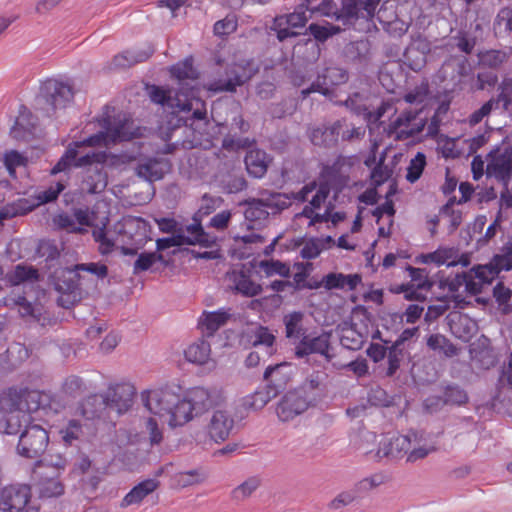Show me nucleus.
I'll list each match as a JSON object with an SVG mask.
<instances>
[{
    "mask_svg": "<svg viewBox=\"0 0 512 512\" xmlns=\"http://www.w3.org/2000/svg\"><path fill=\"white\" fill-rule=\"evenodd\" d=\"M103 127L105 132H99L87 138L82 142H74L67 147L65 154L60 158L57 164L52 168L51 174L66 171L72 165L83 167L93 163L101 164L106 160L105 152H87L81 154L79 149L88 146H106L116 144L122 141H129L140 135L139 128L134 126V122L126 117L125 114H117L113 118L104 119Z\"/></svg>",
    "mask_w": 512,
    "mask_h": 512,
    "instance_id": "1",
    "label": "nucleus"
},
{
    "mask_svg": "<svg viewBox=\"0 0 512 512\" xmlns=\"http://www.w3.org/2000/svg\"><path fill=\"white\" fill-rule=\"evenodd\" d=\"M152 102L172 109V113H189L190 116L179 117L178 122H183L186 127L194 128L195 121L206 123V108L200 99H190L188 94L180 93L178 90H165L159 86L147 87Z\"/></svg>",
    "mask_w": 512,
    "mask_h": 512,
    "instance_id": "2",
    "label": "nucleus"
},
{
    "mask_svg": "<svg viewBox=\"0 0 512 512\" xmlns=\"http://www.w3.org/2000/svg\"><path fill=\"white\" fill-rule=\"evenodd\" d=\"M21 395L10 389L0 396V433L16 435L22 426L24 412L20 408Z\"/></svg>",
    "mask_w": 512,
    "mask_h": 512,
    "instance_id": "3",
    "label": "nucleus"
},
{
    "mask_svg": "<svg viewBox=\"0 0 512 512\" xmlns=\"http://www.w3.org/2000/svg\"><path fill=\"white\" fill-rule=\"evenodd\" d=\"M216 238L206 233L200 223L187 225L179 229L172 237L160 238L156 241L158 251H163L170 247L182 245H201L211 247L215 244Z\"/></svg>",
    "mask_w": 512,
    "mask_h": 512,
    "instance_id": "4",
    "label": "nucleus"
},
{
    "mask_svg": "<svg viewBox=\"0 0 512 512\" xmlns=\"http://www.w3.org/2000/svg\"><path fill=\"white\" fill-rule=\"evenodd\" d=\"M49 445V434L38 424H28L21 432L17 444V453L25 458L33 459L41 456Z\"/></svg>",
    "mask_w": 512,
    "mask_h": 512,
    "instance_id": "5",
    "label": "nucleus"
},
{
    "mask_svg": "<svg viewBox=\"0 0 512 512\" xmlns=\"http://www.w3.org/2000/svg\"><path fill=\"white\" fill-rule=\"evenodd\" d=\"M40 509L31 500V490L27 485H11L0 491V511L38 512Z\"/></svg>",
    "mask_w": 512,
    "mask_h": 512,
    "instance_id": "6",
    "label": "nucleus"
},
{
    "mask_svg": "<svg viewBox=\"0 0 512 512\" xmlns=\"http://www.w3.org/2000/svg\"><path fill=\"white\" fill-rule=\"evenodd\" d=\"M73 97L74 90L69 82L47 79L41 84L38 100L49 107V112L65 108Z\"/></svg>",
    "mask_w": 512,
    "mask_h": 512,
    "instance_id": "7",
    "label": "nucleus"
},
{
    "mask_svg": "<svg viewBox=\"0 0 512 512\" xmlns=\"http://www.w3.org/2000/svg\"><path fill=\"white\" fill-rule=\"evenodd\" d=\"M252 62L234 63L226 71L227 78L219 79L210 84L209 90L214 92H235L238 86H242L257 72Z\"/></svg>",
    "mask_w": 512,
    "mask_h": 512,
    "instance_id": "8",
    "label": "nucleus"
},
{
    "mask_svg": "<svg viewBox=\"0 0 512 512\" xmlns=\"http://www.w3.org/2000/svg\"><path fill=\"white\" fill-rule=\"evenodd\" d=\"M380 0H342L336 21L348 27L355 24L359 18L371 19Z\"/></svg>",
    "mask_w": 512,
    "mask_h": 512,
    "instance_id": "9",
    "label": "nucleus"
},
{
    "mask_svg": "<svg viewBox=\"0 0 512 512\" xmlns=\"http://www.w3.org/2000/svg\"><path fill=\"white\" fill-rule=\"evenodd\" d=\"M296 388L287 391L276 406V414L281 422H289L305 413L312 404Z\"/></svg>",
    "mask_w": 512,
    "mask_h": 512,
    "instance_id": "10",
    "label": "nucleus"
},
{
    "mask_svg": "<svg viewBox=\"0 0 512 512\" xmlns=\"http://www.w3.org/2000/svg\"><path fill=\"white\" fill-rule=\"evenodd\" d=\"M144 406L153 414L167 417L171 409L178 403V394L169 388L154 389L142 392Z\"/></svg>",
    "mask_w": 512,
    "mask_h": 512,
    "instance_id": "11",
    "label": "nucleus"
},
{
    "mask_svg": "<svg viewBox=\"0 0 512 512\" xmlns=\"http://www.w3.org/2000/svg\"><path fill=\"white\" fill-rule=\"evenodd\" d=\"M412 441L417 442V432H411L408 435H398L384 439L380 442L377 450L379 459L398 460L407 456L412 447Z\"/></svg>",
    "mask_w": 512,
    "mask_h": 512,
    "instance_id": "12",
    "label": "nucleus"
},
{
    "mask_svg": "<svg viewBox=\"0 0 512 512\" xmlns=\"http://www.w3.org/2000/svg\"><path fill=\"white\" fill-rule=\"evenodd\" d=\"M186 398L195 416L203 414L224 401V396L220 390L204 387L192 388L187 393Z\"/></svg>",
    "mask_w": 512,
    "mask_h": 512,
    "instance_id": "13",
    "label": "nucleus"
},
{
    "mask_svg": "<svg viewBox=\"0 0 512 512\" xmlns=\"http://www.w3.org/2000/svg\"><path fill=\"white\" fill-rule=\"evenodd\" d=\"M135 388L128 383L110 385L103 394L107 408L122 414L128 411L133 403Z\"/></svg>",
    "mask_w": 512,
    "mask_h": 512,
    "instance_id": "14",
    "label": "nucleus"
},
{
    "mask_svg": "<svg viewBox=\"0 0 512 512\" xmlns=\"http://www.w3.org/2000/svg\"><path fill=\"white\" fill-rule=\"evenodd\" d=\"M487 174L507 181L512 175V146L497 147L489 153Z\"/></svg>",
    "mask_w": 512,
    "mask_h": 512,
    "instance_id": "15",
    "label": "nucleus"
},
{
    "mask_svg": "<svg viewBox=\"0 0 512 512\" xmlns=\"http://www.w3.org/2000/svg\"><path fill=\"white\" fill-rule=\"evenodd\" d=\"M421 110H405L390 123V131L396 134L398 139H407L422 132L425 121L416 122Z\"/></svg>",
    "mask_w": 512,
    "mask_h": 512,
    "instance_id": "16",
    "label": "nucleus"
},
{
    "mask_svg": "<svg viewBox=\"0 0 512 512\" xmlns=\"http://www.w3.org/2000/svg\"><path fill=\"white\" fill-rule=\"evenodd\" d=\"M330 349V333H322L317 336L304 335L295 347V356L304 358L310 354H320L327 361H331L332 355Z\"/></svg>",
    "mask_w": 512,
    "mask_h": 512,
    "instance_id": "17",
    "label": "nucleus"
},
{
    "mask_svg": "<svg viewBox=\"0 0 512 512\" xmlns=\"http://www.w3.org/2000/svg\"><path fill=\"white\" fill-rule=\"evenodd\" d=\"M234 427V419L231 413L224 409H216L212 412L206 425L208 437L216 443L225 441Z\"/></svg>",
    "mask_w": 512,
    "mask_h": 512,
    "instance_id": "18",
    "label": "nucleus"
},
{
    "mask_svg": "<svg viewBox=\"0 0 512 512\" xmlns=\"http://www.w3.org/2000/svg\"><path fill=\"white\" fill-rule=\"evenodd\" d=\"M347 72L340 67H327L318 76L317 81L312 85L302 90L304 97L309 95L311 92H319L323 95H328L331 92V88L336 85L343 84L347 81Z\"/></svg>",
    "mask_w": 512,
    "mask_h": 512,
    "instance_id": "19",
    "label": "nucleus"
},
{
    "mask_svg": "<svg viewBox=\"0 0 512 512\" xmlns=\"http://www.w3.org/2000/svg\"><path fill=\"white\" fill-rule=\"evenodd\" d=\"M80 271L91 273L99 279H104L108 275V267L105 264L94 262L76 264L63 271L64 276H67V283L65 287L59 285L58 289L64 291L75 290L81 284L80 281L82 277L79 274Z\"/></svg>",
    "mask_w": 512,
    "mask_h": 512,
    "instance_id": "20",
    "label": "nucleus"
},
{
    "mask_svg": "<svg viewBox=\"0 0 512 512\" xmlns=\"http://www.w3.org/2000/svg\"><path fill=\"white\" fill-rule=\"evenodd\" d=\"M512 269V242H508L501 250V253L495 255L487 266L479 267L475 271V276L483 282H488L494 275L501 271Z\"/></svg>",
    "mask_w": 512,
    "mask_h": 512,
    "instance_id": "21",
    "label": "nucleus"
},
{
    "mask_svg": "<svg viewBox=\"0 0 512 512\" xmlns=\"http://www.w3.org/2000/svg\"><path fill=\"white\" fill-rule=\"evenodd\" d=\"M170 72L179 81L180 87L177 90L180 93L188 94L190 99H197L194 91L195 86L189 83V81L194 82L198 78V72L193 67V58L188 57L183 62L172 66Z\"/></svg>",
    "mask_w": 512,
    "mask_h": 512,
    "instance_id": "22",
    "label": "nucleus"
},
{
    "mask_svg": "<svg viewBox=\"0 0 512 512\" xmlns=\"http://www.w3.org/2000/svg\"><path fill=\"white\" fill-rule=\"evenodd\" d=\"M293 375V366L290 363L282 362L269 366L264 372V380L267 382V389L277 395L290 383Z\"/></svg>",
    "mask_w": 512,
    "mask_h": 512,
    "instance_id": "23",
    "label": "nucleus"
},
{
    "mask_svg": "<svg viewBox=\"0 0 512 512\" xmlns=\"http://www.w3.org/2000/svg\"><path fill=\"white\" fill-rule=\"evenodd\" d=\"M170 171V164L166 159L149 158L139 162L135 168L136 175L148 182L162 179Z\"/></svg>",
    "mask_w": 512,
    "mask_h": 512,
    "instance_id": "24",
    "label": "nucleus"
},
{
    "mask_svg": "<svg viewBox=\"0 0 512 512\" xmlns=\"http://www.w3.org/2000/svg\"><path fill=\"white\" fill-rule=\"evenodd\" d=\"M309 138L315 146L332 148L338 144L336 121L312 128Z\"/></svg>",
    "mask_w": 512,
    "mask_h": 512,
    "instance_id": "25",
    "label": "nucleus"
},
{
    "mask_svg": "<svg viewBox=\"0 0 512 512\" xmlns=\"http://www.w3.org/2000/svg\"><path fill=\"white\" fill-rule=\"evenodd\" d=\"M231 316L229 309H220L213 312L204 311L198 320V325L208 336H213L218 329L228 322Z\"/></svg>",
    "mask_w": 512,
    "mask_h": 512,
    "instance_id": "26",
    "label": "nucleus"
},
{
    "mask_svg": "<svg viewBox=\"0 0 512 512\" xmlns=\"http://www.w3.org/2000/svg\"><path fill=\"white\" fill-rule=\"evenodd\" d=\"M107 186V175L102 168L89 167L84 171L81 190L88 194H98Z\"/></svg>",
    "mask_w": 512,
    "mask_h": 512,
    "instance_id": "27",
    "label": "nucleus"
},
{
    "mask_svg": "<svg viewBox=\"0 0 512 512\" xmlns=\"http://www.w3.org/2000/svg\"><path fill=\"white\" fill-rule=\"evenodd\" d=\"M160 485L156 479H146L134 486L122 499L120 506L126 508L130 505L140 504L145 497L153 493Z\"/></svg>",
    "mask_w": 512,
    "mask_h": 512,
    "instance_id": "28",
    "label": "nucleus"
},
{
    "mask_svg": "<svg viewBox=\"0 0 512 512\" xmlns=\"http://www.w3.org/2000/svg\"><path fill=\"white\" fill-rule=\"evenodd\" d=\"M247 172L254 178H262L268 169L269 158L265 151L252 149L245 156Z\"/></svg>",
    "mask_w": 512,
    "mask_h": 512,
    "instance_id": "29",
    "label": "nucleus"
},
{
    "mask_svg": "<svg viewBox=\"0 0 512 512\" xmlns=\"http://www.w3.org/2000/svg\"><path fill=\"white\" fill-rule=\"evenodd\" d=\"M152 53L153 51L151 50H141L134 52L125 51L115 55L106 68L109 71L129 68L137 63L146 61L152 55Z\"/></svg>",
    "mask_w": 512,
    "mask_h": 512,
    "instance_id": "30",
    "label": "nucleus"
},
{
    "mask_svg": "<svg viewBox=\"0 0 512 512\" xmlns=\"http://www.w3.org/2000/svg\"><path fill=\"white\" fill-rule=\"evenodd\" d=\"M194 415L187 398L181 399L178 395V403L171 409V413H168L167 423L172 428L183 426L189 422Z\"/></svg>",
    "mask_w": 512,
    "mask_h": 512,
    "instance_id": "31",
    "label": "nucleus"
},
{
    "mask_svg": "<svg viewBox=\"0 0 512 512\" xmlns=\"http://www.w3.org/2000/svg\"><path fill=\"white\" fill-rule=\"evenodd\" d=\"M36 489L42 499L56 498L64 494L65 487L59 480V476L46 474L37 483Z\"/></svg>",
    "mask_w": 512,
    "mask_h": 512,
    "instance_id": "32",
    "label": "nucleus"
},
{
    "mask_svg": "<svg viewBox=\"0 0 512 512\" xmlns=\"http://www.w3.org/2000/svg\"><path fill=\"white\" fill-rule=\"evenodd\" d=\"M296 389L301 391V394L305 396L313 406L316 400L324 392L322 376L319 373H313Z\"/></svg>",
    "mask_w": 512,
    "mask_h": 512,
    "instance_id": "33",
    "label": "nucleus"
},
{
    "mask_svg": "<svg viewBox=\"0 0 512 512\" xmlns=\"http://www.w3.org/2000/svg\"><path fill=\"white\" fill-rule=\"evenodd\" d=\"M259 199L271 214H277L291 205L290 197L284 193L264 191Z\"/></svg>",
    "mask_w": 512,
    "mask_h": 512,
    "instance_id": "34",
    "label": "nucleus"
},
{
    "mask_svg": "<svg viewBox=\"0 0 512 512\" xmlns=\"http://www.w3.org/2000/svg\"><path fill=\"white\" fill-rule=\"evenodd\" d=\"M107 409L103 395L94 394L87 397L81 405V414L88 420L100 418Z\"/></svg>",
    "mask_w": 512,
    "mask_h": 512,
    "instance_id": "35",
    "label": "nucleus"
},
{
    "mask_svg": "<svg viewBox=\"0 0 512 512\" xmlns=\"http://www.w3.org/2000/svg\"><path fill=\"white\" fill-rule=\"evenodd\" d=\"M210 353V343L204 339H199L185 350V357L189 362L203 365L209 360Z\"/></svg>",
    "mask_w": 512,
    "mask_h": 512,
    "instance_id": "36",
    "label": "nucleus"
},
{
    "mask_svg": "<svg viewBox=\"0 0 512 512\" xmlns=\"http://www.w3.org/2000/svg\"><path fill=\"white\" fill-rule=\"evenodd\" d=\"M303 319L304 313L300 311H294L284 316L283 321L287 338L301 339L305 335Z\"/></svg>",
    "mask_w": 512,
    "mask_h": 512,
    "instance_id": "37",
    "label": "nucleus"
},
{
    "mask_svg": "<svg viewBox=\"0 0 512 512\" xmlns=\"http://www.w3.org/2000/svg\"><path fill=\"white\" fill-rule=\"evenodd\" d=\"M371 45L368 39L350 42L344 48L345 57L353 62L366 61L370 54Z\"/></svg>",
    "mask_w": 512,
    "mask_h": 512,
    "instance_id": "38",
    "label": "nucleus"
},
{
    "mask_svg": "<svg viewBox=\"0 0 512 512\" xmlns=\"http://www.w3.org/2000/svg\"><path fill=\"white\" fill-rule=\"evenodd\" d=\"M250 339L253 347H265L267 355L274 353V343L276 338L267 327L258 326L255 328L251 333Z\"/></svg>",
    "mask_w": 512,
    "mask_h": 512,
    "instance_id": "39",
    "label": "nucleus"
},
{
    "mask_svg": "<svg viewBox=\"0 0 512 512\" xmlns=\"http://www.w3.org/2000/svg\"><path fill=\"white\" fill-rule=\"evenodd\" d=\"M336 127L338 131V139L341 137L342 141L352 142L362 139L365 136L364 127L355 126L345 118L336 120Z\"/></svg>",
    "mask_w": 512,
    "mask_h": 512,
    "instance_id": "40",
    "label": "nucleus"
},
{
    "mask_svg": "<svg viewBox=\"0 0 512 512\" xmlns=\"http://www.w3.org/2000/svg\"><path fill=\"white\" fill-rule=\"evenodd\" d=\"M427 346L446 357H453L457 354V348L441 334H432L427 339Z\"/></svg>",
    "mask_w": 512,
    "mask_h": 512,
    "instance_id": "41",
    "label": "nucleus"
},
{
    "mask_svg": "<svg viewBox=\"0 0 512 512\" xmlns=\"http://www.w3.org/2000/svg\"><path fill=\"white\" fill-rule=\"evenodd\" d=\"M366 336L354 327L344 328L340 337L341 345L350 350H359L365 343Z\"/></svg>",
    "mask_w": 512,
    "mask_h": 512,
    "instance_id": "42",
    "label": "nucleus"
},
{
    "mask_svg": "<svg viewBox=\"0 0 512 512\" xmlns=\"http://www.w3.org/2000/svg\"><path fill=\"white\" fill-rule=\"evenodd\" d=\"M39 278L38 270L32 266L18 264L14 271L8 275V280L12 285H19L24 281H36Z\"/></svg>",
    "mask_w": 512,
    "mask_h": 512,
    "instance_id": "43",
    "label": "nucleus"
},
{
    "mask_svg": "<svg viewBox=\"0 0 512 512\" xmlns=\"http://www.w3.org/2000/svg\"><path fill=\"white\" fill-rule=\"evenodd\" d=\"M33 116L30 112L24 111L17 117L15 125L12 127L10 133L13 138L23 139L25 138V133H32V128L34 127V122L32 121Z\"/></svg>",
    "mask_w": 512,
    "mask_h": 512,
    "instance_id": "44",
    "label": "nucleus"
},
{
    "mask_svg": "<svg viewBox=\"0 0 512 512\" xmlns=\"http://www.w3.org/2000/svg\"><path fill=\"white\" fill-rule=\"evenodd\" d=\"M61 389L67 396L76 398L87 390V386L82 377L69 375L64 379Z\"/></svg>",
    "mask_w": 512,
    "mask_h": 512,
    "instance_id": "45",
    "label": "nucleus"
},
{
    "mask_svg": "<svg viewBox=\"0 0 512 512\" xmlns=\"http://www.w3.org/2000/svg\"><path fill=\"white\" fill-rule=\"evenodd\" d=\"M32 210V206L28 205L27 200L19 199L16 202L7 204L0 208V222L16 216L25 215Z\"/></svg>",
    "mask_w": 512,
    "mask_h": 512,
    "instance_id": "46",
    "label": "nucleus"
},
{
    "mask_svg": "<svg viewBox=\"0 0 512 512\" xmlns=\"http://www.w3.org/2000/svg\"><path fill=\"white\" fill-rule=\"evenodd\" d=\"M423 435L417 433V442L412 441V447L407 454L408 462H415L417 460L423 459L428 456L430 453L436 451V447L433 445H426L423 442Z\"/></svg>",
    "mask_w": 512,
    "mask_h": 512,
    "instance_id": "47",
    "label": "nucleus"
},
{
    "mask_svg": "<svg viewBox=\"0 0 512 512\" xmlns=\"http://www.w3.org/2000/svg\"><path fill=\"white\" fill-rule=\"evenodd\" d=\"M246 205L244 216L248 221L266 220L270 214L259 198L246 201Z\"/></svg>",
    "mask_w": 512,
    "mask_h": 512,
    "instance_id": "48",
    "label": "nucleus"
},
{
    "mask_svg": "<svg viewBox=\"0 0 512 512\" xmlns=\"http://www.w3.org/2000/svg\"><path fill=\"white\" fill-rule=\"evenodd\" d=\"M259 486L260 479L257 477H250L233 489L231 497L235 501H243L250 497Z\"/></svg>",
    "mask_w": 512,
    "mask_h": 512,
    "instance_id": "49",
    "label": "nucleus"
},
{
    "mask_svg": "<svg viewBox=\"0 0 512 512\" xmlns=\"http://www.w3.org/2000/svg\"><path fill=\"white\" fill-rule=\"evenodd\" d=\"M386 356L388 360L386 375L390 377L396 373L405 357L404 348L400 347L399 344L393 343V345L389 347Z\"/></svg>",
    "mask_w": 512,
    "mask_h": 512,
    "instance_id": "50",
    "label": "nucleus"
},
{
    "mask_svg": "<svg viewBox=\"0 0 512 512\" xmlns=\"http://www.w3.org/2000/svg\"><path fill=\"white\" fill-rule=\"evenodd\" d=\"M446 405H463L468 401V395L464 389L457 385H448L443 390Z\"/></svg>",
    "mask_w": 512,
    "mask_h": 512,
    "instance_id": "51",
    "label": "nucleus"
},
{
    "mask_svg": "<svg viewBox=\"0 0 512 512\" xmlns=\"http://www.w3.org/2000/svg\"><path fill=\"white\" fill-rule=\"evenodd\" d=\"M342 30L340 26L331 23H325L324 25L310 24L309 26L310 33L320 42L326 41L329 37L340 33Z\"/></svg>",
    "mask_w": 512,
    "mask_h": 512,
    "instance_id": "52",
    "label": "nucleus"
},
{
    "mask_svg": "<svg viewBox=\"0 0 512 512\" xmlns=\"http://www.w3.org/2000/svg\"><path fill=\"white\" fill-rule=\"evenodd\" d=\"M426 166V156L422 152H418L413 159H411L407 168L406 179L410 183L416 182L422 175Z\"/></svg>",
    "mask_w": 512,
    "mask_h": 512,
    "instance_id": "53",
    "label": "nucleus"
},
{
    "mask_svg": "<svg viewBox=\"0 0 512 512\" xmlns=\"http://www.w3.org/2000/svg\"><path fill=\"white\" fill-rule=\"evenodd\" d=\"M259 267L267 276L280 275L282 277H289L290 275L289 266L279 260H263L259 263Z\"/></svg>",
    "mask_w": 512,
    "mask_h": 512,
    "instance_id": "54",
    "label": "nucleus"
},
{
    "mask_svg": "<svg viewBox=\"0 0 512 512\" xmlns=\"http://www.w3.org/2000/svg\"><path fill=\"white\" fill-rule=\"evenodd\" d=\"M235 289L248 297H253L261 292V286L252 281L249 277L241 274L235 282Z\"/></svg>",
    "mask_w": 512,
    "mask_h": 512,
    "instance_id": "55",
    "label": "nucleus"
},
{
    "mask_svg": "<svg viewBox=\"0 0 512 512\" xmlns=\"http://www.w3.org/2000/svg\"><path fill=\"white\" fill-rule=\"evenodd\" d=\"M3 162L8 170V173L11 177L16 176V168L25 166L27 163L26 157H24L22 154H20L16 150L8 151L3 156Z\"/></svg>",
    "mask_w": 512,
    "mask_h": 512,
    "instance_id": "56",
    "label": "nucleus"
},
{
    "mask_svg": "<svg viewBox=\"0 0 512 512\" xmlns=\"http://www.w3.org/2000/svg\"><path fill=\"white\" fill-rule=\"evenodd\" d=\"M453 249H438L432 253L424 254L420 256V260L423 263H436L437 265L447 264L453 257Z\"/></svg>",
    "mask_w": 512,
    "mask_h": 512,
    "instance_id": "57",
    "label": "nucleus"
},
{
    "mask_svg": "<svg viewBox=\"0 0 512 512\" xmlns=\"http://www.w3.org/2000/svg\"><path fill=\"white\" fill-rule=\"evenodd\" d=\"M94 240L99 244L98 250L100 254L107 255L111 253L114 249V241L108 238L105 228H97L92 232Z\"/></svg>",
    "mask_w": 512,
    "mask_h": 512,
    "instance_id": "58",
    "label": "nucleus"
},
{
    "mask_svg": "<svg viewBox=\"0 0 512 512\" xmlns=\"http://www.w3.org/2000/svg\"><path fill=\"white\" fill-rule=\"evenodd\" d=\"M82 434V427L77 420H71L67 426L60 430L62 440L66 445H72Z\"/></svg>",
    "mask_w": 512,
    "mask_h": 512,
    "instance_id": "59",
    "label": "nucleus"
},
{
    "mask_svg": "<svg viewBox=\"0 0 512 512\" xmlns=\"http://www.w3.org/2000/svg\"><path fill=\"white\" fill-rule=\"evenodd\" d=\"M454 199H450L441 209V213L445 214L449 218V232L453 233L462 223V212L459 210H453L452 205Z\"/></svg>",
    "mask_w": 512,
    "mask_h": 512,
    "instance_id": "60",
    "label": "nucleus"
},
{
    "mask_svg": "<svg viewBox=\"0 0 512 512\" xmlns=\"http://www.w3.org/2000/svg\"><path fill=\"white\" fill-rule=\"evenodd\" d=\"M37 252L46 261H54L60 256V249L54 241L44 240L38 245Z\"/></svg>",
    "mask_w": 512,
    "mask_h": 512,
    "instance_id": "61",
    "label": "nucleus"
},
{
    "mask_svg": "<svg viewBox=\"0 0 512 512\" xmlns=\"http://www.w3.org/2000/svg\"><path fill=\"white\" fill-rule=\"evenodd\" d=\"M407 270L418 289L429 290L432 287L433 284L428 279V272L425 269L408 266Z\"/></svg>",
    "mask_w": 512,
    "mask_h": 512,
    "instance_id": "62",
    "label": "nucleus"
},
{
    "mask_svg": "<svg viewBox=\"0 0 512 512\" xmlns=\"http://www.w3.org/2000/svg\"><path fill=\"white\" fill-rule=\"evenodd\" d=\"M387 481V477L382 473H376L369 477L363 478L357 484V490L360 492H368Z\"/></svg>",
    "mask_w": 512,
    "mask_h": 512,
    "instance_id": "63",
    "label": "nucleus"
},
{
    "mask_svg": "<svg viewBox=\"0 0 512 512\" xmlns=\"http://www.w3.org/2000/svg\"><path fill=\"white\" fill-rule=\"evenodd\" d=\"M237 28V19L235 15H227L224 19L214 24V33L219 36L229 35Z\"/></svg>",
    "mask_w": 512,
    "mask_h": 512,
    "instance_id": "64",
    "label": "nucleus"
}]
</instances>
